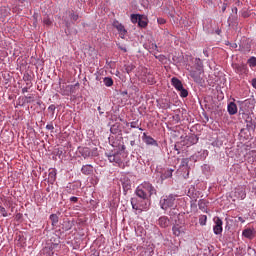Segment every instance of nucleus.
<instances>
[{
	"instance_id": "obj_1",
	"label": "nucleus",
	"mask_w": 256,
	"mask_h": 256,
	"mask_svg": "<svg viewBox=\"0 0 256 256\" xmlns=\"http://www.w3.org/2000/svg\"><path fill=\"white\" fill-rule=\"evenodd\" d=\"M154 193H156L155 187L149 182H143L135 190L137 198L143 199V201H149Z\"/></svg>"
},
{
	"instance_id": "obj_2",
	"label": "nucleus",
	"mask_w": 256,
	"mask_h": 256,
	"mask_svg": "<svg viewBox=\"0 0 256 256\" xmlns=\"http://www.w3.org/2000/svg\"><path fill=\"white\" fill-rule=\"evenodd\" d=\"M149 200H143L141 198L133 197L131 198V205L134 211H139V213H143V211H147L149 209V205L147 204Z\"/></svg>"
},
{
	"instance_id": "obj_3",
	"label": "nucleus",
	"mask_w": 256,
	"mask_h": 256,
	"mask_svg": "<svg viewBox=\"0 0 256 256\" xmlns=\"http://www.w3.org/2000/svg\"><path fill=\"white\" fill-rule=\"evenodd\" d=\"M160 207L164 211H167V209H171V208L175 207V196H173V195L164 196L160 200Z\"/></svg>"
},
{
	"instance_id": "obj_4",
	"label": "nucleus",
	"mask_w": 256,
	"mask_h": 256,
	"mask_svg": "<svg viewBox=\"0 0 256 256\" xmlns=\"http://www.w3.org/2000/svg\"><path fill=\"white\" fill-rule=\"evenodd\" d=\"M112 25L114 29L118 31L119 37H121V39H125V37H127V29H125V26L122 23L114 20Z\"/></svg>"
},
{
	"instance_id": "obj_5",
	"label": "nucleus",
	"mask_w": 256,
	"mask_h": 256,
	"mask_svg": "<svg viewBox=\"0 0 256 256\" xmlns=\"http://www.w3.org/2000/svg\"><path fill=\"white\" fill-rule=\"evenodd\" d=\"M213 221L215 223L213 226L214 235H221V233H223V220L216 216Z\"/></svg>"
},
{
	"instance_id": "obj_6",
	"label": "nucleus",
	"mask_w": 256,
	"mask_h": 256,
	"mask_svg": "<svg viewBox=\"0 0 256 256\" xmlns=\"http://www.w3.org/2000/svg\"><path fill=\"white\" fill-rule=\"evenodd\" d=\"M233 69L237 75H248L249 74V68L247 67V64H234Z\"/></svg>"
},
{
	"instance_id": "obj_7",
	"label": "nucleus",
	"mask_w": 256,
	"mask_h": 256,
	"mask_svg": "<svg viewBox=\"0 0 256 256\" xmlns=\"http://www.w3.org/2000/svg\"><path fill=\"white\" fill-rule=\"evenodd\" d=\"M190 77L195 81V83H201V73H203V69L189 70Z\"/></svg>"
},
{
	"instance_id": "obj_8",
	"label": "nucleus",
	"mask_w": 256,
	"mask_h": 256,
	"mask_svg": "<svg viewBox=\"0 0 256 256\" xmlns=\"http://www.w3.org/2000/svg\"><path fill=\"white\" fill-rule=\"evenodd\" d=\"M234 195L237 199L243 200L245 197H247V192H245L243 186H239L235 189Z\"/></svg>"
},
{
	"instance_id": "obj_9",
	"label": "nucleus",
	"mask_w": 256,
	"mask_h": 256,
	"mask_svg": "<svg viewBox=\"0 0 256 256\" xmlns=\"http://www.w3.org/2000/svg\"><path fill=\"white\" fill-rule=\"evenodd\" d=\"M158 225L162 227V229H166V227H169V225H171V221L167 216H162L158 219Z\"/></svg>"
},
{
	"instance_id": "obj_10",
	"label": "nucleus",
	"mask_w": 256,
	"mask_h": 256,
	"mask_svg": "<svg viewBox=\"0 0 256 256\" xmlns=\"http://www.w3.org/2000/svg\"><path fill=\"white\" fill-rule=\"evenodd\" d=\"M142 139L146 145H154L155 147L158 145L157 141L153 137L148 136L147 133H143Z\"/></svg>"
},
{
	"instance_id": "obj_11",
	"label": "nucleus",
	"mask_w": 256,
	"mask_h": 256,
	"mask_svg": "<svg viewBox=\"0 0 256 256\" xmlns=\"http://www.w3.org/2000/svg\"><path fill=\"white\" fill-rule=\"evenodd\" d=\"M172 232L175 237H180L182 233H185L183 226L176 224L172 227Z\"/></svg>"
},
{
	"instance_id": "obj_12",
	"label": "nucleus",
	"mask_w": 256,
	"mask_h": 256,
	"mask_svg": "<svg viewBox=\"0 0 256 256\" xmlns=\"http://www.w3.org/2000/svg\"><path fill=\"white\" fill-rule=\"evenodd\" d=\"M78 151L84 159H87L88 157H91V149L89 147H79Z\"/></svg>"
},
{
	"instance_id": "obj_13",
	"label": "nucleus",
	"mask_w": 256,
	"mask_h": 256,
	"mask_svg": "<svg viewBox=\"0 0 256 256\" xmlns=\"http://www.w3.org/2000/svg\"><path fill=\"white\" fill-rule=\"evenodd\" d=\"M242 236L251 240L255 237V231L251 228H246L242 231Z\"/></svg>"
},
{
	"instance_id": "obj_14",
	"label": "nucleus",
	"mask_w": 256,
	"mask_h": 256,
	"mask_svg": "<svg viewBox=\"0 0 256 256\" xmlns=\"http://www.w3.org/2000/svg\"><path fill=\"white\" fill-rule=\"evenodd\" d=\"M171 84L176 89V91H178V90L183 88V82H181V80H179L177 77H173L171 79Z\"/></svg>"
},
{
	"instance_id": "obj_15",
	"label": "nucleus",
	"mask_w": 256,
	"mask_h": 256,
	"mask_svg": "<svg viewBox=\"0 0 256 256\" xmlns=\"http://www.w3.org/2000/svg\"><path fill=\"white\" fill-rule=\"evenodd\" d=\"M228 113L229 115H237V104H235V102H230L228 104Z\"/></svg>"
},
{
	"instance_id": "obj_16",
	"label": "nucleus",
	"mask_w": 256,
	"mask_h": 256,
	"mask_svg": "<svg viewBox=\"0 0 256 256\" xmlns=\"http://www.w3.org/2000/svg\"><path fill=\"white\" fill-rule=\"evenodd\" d=\"M59 247V242H56V243H52L51 245H50V247L49 248H44L43 249V252L44 253H49V255L51 256V255H53V249H57Z\"/></svg>"
},
{
	"instance_id": "obj_17",
	"label": "nucleus",
	"mask_w": 256,
	"mask_h": 256,
	"mask_svg": "<svg viewBox=\"0 0 256 256\" xmlns=\"http://www.w3.org/2000/svg\"><path fill=\"white\" fill-rule=\"evenodd\" d=\"M81 172L83 173V175H91V173H93V167L91 166V164L84 165L81 168Z\"/></svg>"
},
{
	"instance_id": "obj_18",
	"label": "nucleus",
	"mask_w": 256,
	"mask_h": 256,
	"mask_svg": "<svg viewBox=\"0 0 256 256\" xmlns=\"http://www.w3.org/2000/svg\"><path fill=\"white\" fill-rule=\"evenodd\" d=\"M246 127H247L248 131H255V128H256L255 121H253L252 118H248L246 120Z\"/></svg>"
},
{
	"instance_id": "obj_19",
	"label": "nucleus",
	"mask_w": 256,
	"mask_h": 256,
	"mask_svg": "<svg viewBox=\"0 0 256 256\" xmlns=\"http://www.w3.org/2000/svg\"><path fill=\"white\" fill-rule=\"evenodd\" d=\"M173 171H175L174 169H167L162 175H161V179L165 180V179H169L171 177H173Z\"/></svg>"
},
{
	"instance_id": "obj_20",
	"label": "nucleus",
	"mask_w": 256,
	"mask_h": 256,
	"mask_svg": "<svg viewBox=\"0 0 256 256\" xmlns=\"http://www.w3.org/2000/svg\"><path fill=\"white\" fill-rule=\"evenodd\" d=\"M48 179L50 183H55V180L57 179V172L55 170H50L48 174Z\"/></svg>"
},
{
	"instance_id": "obj_21",
	"label": "nucleus",
	"mask_w": 256,
	"mask_h": 256,
	"mask_svg": "<svg viewBox=\"0 0 256 256\" xmlns=\"http://www.w3.org/2000/svg\"><path fill=\"white\" fill-rule=\"evenodd\" d=\"M146 83H148L149 85H155L156 81H155V76H153V74H147L146 75Z\"/></svg>"
},
{
	"instance_id": "obj_22",
	"label": "nucleus",
	"mask_w": 256,
	"mask_h": 256,
	"mask_svg": "<svg viewBox=\"0 0 256 256\" xmlns=\"http://www.w3.org/2000/svg\"><path fill=\"white\" fill-rule=\"evenodd\" d=\"M247 63L249 65V67H251V69H253V67H256V57L255 56H251L248 60Z\"/></svg>"
},
{
	"instance_id": "obj_23",
	"label": "nucleus",
	"mask_w": 256,
	"mask_h": 256,
	"mask_svg": "<svg viewBox=\"0 0 256 256\" xmlns=\"http://www.w3.org/2000/svg\"><path fill=\"white\" fill-rule=\"evenodd\" d=\"M103 81L106 87H113V78L105 77Z\"/></svg>"
},
{
	"instance_id": "obj_24",
	"label": "nucleus",
	"mask_w": 256,
	"mask_h": 256,
	"mask_svg": "<svg viewBox=\"0 0 256 256\" xmlns=\"http://www.w3.org/2000/svg\"><path fill=\"white\" fill-rule=\"evenodd\" d=\"M199 223L202 227H205V225H207V215H200Z\"/></svg>"
},
{
	"instance_id": "obj_25",
	"label": "nucleus",
	"mask_w": 256,
	"mask_h": 256,
	"mask_svg": "<svg viewBox=\"0 0 256 256\" xmlns=\"http://www.w3.org/2000/svg\"><path fill=\"white\" fill-rule=\"evenodd\" d=\"M140 125L138 120L130 123L131 129H139L140 131H143V128H140Z\"/></svg>"
},
{
	"instance_id": "obj_26",
	"label": "nucleus",
	"mask_w": 256,
	"mask_h": 256,
	"mask_svg": "<svg viewBox=\"0 0 256 256\" xmlns=\"http://www.w3.org/2000/svg\"><path fill=\"white\" fill-rule=\"evenodd\" d=\"M50 221H52V225H57L59 223V216L57 214H51Z\"/></svg>"
},
{
	"instance_id": "obj_27",
	"label": "nucleus",
	"mask_w": 256,
	"mask_h": 256,
	"mask_svg": "<svg viewBox=\"0 0 256 256\" xmlns=\"http://www.w3.org/2000/svg\"><path fill=\"white\" fill-rule=\"evenodd\" d=\"M195 65H196V69L198 71H200V69H203V62L201 61V59L196 58L195 59Z\"/></svg>"
},
{
	"instance_id": "obj_28",
	"label": "nucleus",
	"mask_w": 256,
	"mask_h": 256,
	"mask_svg": "<svg viewBox=\"0 0 256 256\" xmlns=\"http://www.w3.org/2000/svg\"><path fill=\"white\" fill-rule=\"evenodd\" d=\"M141 18V15L139 14H132L131 15V21L132 23H139V19Z\"/></svg>"
},
{
	"instance_id": "obj_29",
	"label": "nucleus",
	"mask_w": 256,
	"mask_h": 256,
	"mask_svg": "<svg viewBox=\"0 0 256 256\" xmlns=\"http://www.w3.org/2000/svg\"><path fill=\"white\" fill-rule=\"evenodd\" d=\"M180 92V97L185 98L189 96V91H187V89H184L182 87V89L178 90Z\"/></svg>"
},
{
	"instance_id": "obj_30",
	"label": "nucleus",
	"mask_w": 256,
	"mask_h": 256,
	"mask_svg": "<svg viewBox=\"0 0 256 256\" xmlns=\"http://www.w3.org/2000/svg\"><path fill=\"white\" fill-rule=\"evenodd\" d=\"M169 215H170V217H175V215H179V210H177L176 208H172L169 211Z\"/></svg>"
},
{
	"instance_id": "obj_31",
	"label": "nucleus",
	"mask_w": 256,
	"mask_h": 256,
	"mask_svg": "<svg viewBox=\"0 0 256 256\" xmlns=\"http://www.w3.org/2000/svg\"><path fill=\"white\" fill-rule=\"evenodd\" d=\"M189 166V158H183L181 161V167H188Z\"/></svg>"
},
{
	"instance_id": "obj_32",
	"label": "nucleus",
	"mask_w": 256,
	"mask_h": 256,
	"mask_svg": "<svg viewBox=\"0 0 256 256\" xmlns=\"http://www.w3.org/2000/svg\"><path fill=\"white\" fill-rule=\"evenodd\" d=\"M126 73H131L135 69V65L129 64L126 66Z\"/></svg>"
},
{
	"instance_id": "obj_33",
	"label": "nucleus",
	"mask_w": 256,
	"mask_h": 256,
	"mask_svg": "<svg viewBox=\"0 0 256 256\" xmlns=\"http://www.w3.org/2000/svg\"><path fill=\"white\" fill-rule=\"evenodd\" d=\"M0 214L2 215V217H8V213L7 210L5 209V207H0Z\"/></svg>"
},
{
	"instance_id": "obj_34",
	"label": "nucleus",
	"mask_w": 256,
	"mask_h": 256,
	"mask_svg": "<svg viewBox=\"0 0 256 256\" xmlns=\"http://www.w3.org/2000/svg\"><path fill=\"white\" fill-rule=\"evenodd\" d=\"M70 19H71L72 21H77V20L79 19V14H76L75 12H72V13L70 14Z\"/></svg>"
},
{
	"instance_id": "obj_35",
	"label": "nucleus",
	"mask_w": 256,
	"mask_h": 256,
	"mask_svg": "<svg viewBox=\"0 0 256 256\" xmlns=\"http://www.w3.org/2000/svg\"><path fill=\"white\" fill-rule=\"evenodd\" d=\"M43 23H44V25H51V18L49 17V16H46V17H44V19H43Z\"/></svg>"
},
{
	"instance_id": "obj_36",
	"label": "nucleus",
	"mask_w": 256,
	"mask_h": 256,
	"mask_svg": "<svg viewBox=\"0 0 256 256\" xmlns=\"http://www.w3.org/2000/svg\"><path fill=\"white\" fill-rule=\"evenodd\" d=\"M138 25H139V27H147V21L142 20L140 17V19L138 21Z\"/></svg>"
},
{
	"instance_id": "obj_37",
	"label": "nucleus",
	"mask_w": 256,
	"mask_h": 256,
	"mask_svg": "<svg viewBox=\"0 0 256 256\" xmlns=\"http://www.w3.org/2000/svg\"><path fill=\"white\" fill-rule=\"evenodd\" d=\"M118 49H120V51H123L124 53H127V48L121 44H117Z\"/></svg>"
},
{
	"instance_id": "obj_38",
	"label": "nucleus",
	"mask_w": 256,
	"mask_h": 256,
	"mask_svg": "<svg viewBox=\"0 0 256 256\" xmlns=\"http://www.w3.org/2000/svg\"><path fill=\"white\" fill-rule=\"evenodd\" d=\"M108 160L110 161V163H115V155H108Z\"/></svg>"
},
{
	"instance_id": "obj_39",
	"label": "nucleus",
	"mask_w": 256,
	"mask_h": 256,
	"mask_svg": "<svg viewBox=\"0 0 256 256\" xmlns=\"http://www.w3.org/2000/svg\"><path fill=\"white\" fill-rule=\"evenodd\" d=\"M55 109L56 107L53 104L48 107V111H51L52 113H55Z\"/></svg>"
},
{
	"instance_id": "obj_40",
	"label": "nucleus",
	"mask_w": 256,
	"mask_h": 256,
	"mask_svg": "<svg viewBox=\"0 0 256 256\" xmlns=\"http://www.w3.org/2000/svg\"><path fill=\"white\" fill-rule=\"evenodd\" d=\"M46 129H47L48 131H53V129H55V127L53 126V124H48V125L46 126Z\"/></svg>"
},
{
	"instance_id": "obj_41",
	"label": "nucleus",
	"mask_w": 256,
	"mask_h": 256,
	"mask_svg": "<svg viewBox=\"0 0 256 256\" xmlns=\"http://www.w3.org/2000/svg\"><path fill=\"white\" fill-rule=\"evenodd\" d=\"M70 201H71L72 203H77V201H79V198H77V197H75V196H72V197L70 198Z\"/></svg>"
},
{
	"instance_id": "obj_42",
	"label": "nucleus",
	"mask_w": 256,
	"mask_h": 256,
	"mask_svg": "<svg viewBox=\"0 0 256 256\" xmlns=\"http://www.w3.org/2000/svg\"><path fill=\"white\" fill-rule=\"evenodd\" d=\"M251 85L254 89H256V78H253L251 81Z\"/></svg>"
},
{
	"instance_id": "obj_43",
	"label": "nucleus",
	"mask_w": 256,
	"mask_h": 256,
	"mask_svg": "<svg viewBox=\"0 0 256 256\" xmlns=\"http://www.w3.org/2000/svg\"><path fill=\"white\" fill-rule=\"evenodd\" d=\"M28 92H29V88L27 87L22 88V93H28Z\"/></svg>"
},
{
	"instance_id": "obj_44",
	"label": "nucleus",
	"mask_w": 256,
	"mask_h": 256,
	"mask_svg": "<svg viewBox=\"0 0 256 256\" xmlns=\"http://www.w3.org/2000/svg\"><path fill=\"white\" fill-rule=\"evenodd\" d=\"M123 188L124 189H131V185H129V184L123 185Z\"/></svg>"
},
{
	"instance_id": "obj_45",
	"label": "nucleus",
	"mask_w": 256,
	"mask_h": 256,
	"mask_svg": "<svg viewBox=\"0 0 256 256\" xmlns=\"http://www.w3.org/2000/svg\"><path fill=\"white\" fill-rule=\"evenodd\" d=\"M238 221H240V223H245V219H243V217H238Z\"/></svg>"
},
{
	"instance_id": "obj_46",
	"label": "nucleus",
	"mask_w": 256,
	"mask_h": 256,
	"mask_svg": "<svg viewBox=\"0 0 256 256\" xmlns=\"http://www.w3.org/2000/svg\"><path fill=\"white\" fill-rule=\"evenodd\" d=\"M174 149H175V151H178L177 152L178 155H179V153H181V152H179V148H177V145L174 146Z\"/></svg>"
},
{
	"instance_id": "obj_47",
	"label": "nucleus",
	"mask_w": 256,
	"mask_h": 256,
	"mask_svg": "<svg viewBox=\"0 0 256 256\" xmlns=\"http://www.w3.org/2000/svg\"><path fill=\"white\" fill-rule=\"evenodd\" d=\"M152 49L157 50V44H152Z\"/></svg>"
},
{
	"instance_id": "obj_48",
	"label": "nucleus",
	"mask_w": 256,
	"mask_h": 256,
	"mask_svg": "<svg viewBox=\"0 0 256 256\" xmlns=\"http://www.w3.org/2000/svg\"><path fill=\"white\" fill-rule=\"evenodd\" d=\"M130 143H131V145H132V146H134V145H135V141H131Z\"/></svg>"
},
{
	"instance_id": "obj_49",
	"label": "nucleus",
	"mask_w": 256,
	"mask_h": 256,
	"mask_svg": "<svg viewBox=\"0 0 256 256\" xmlns=\"http://www.w3.org/2000/svg\"><path fill=\"white\" fill-rule=\"evenodd\" d=\"M66 88H67V89H72V88H73V86H67Z\"/></svg>"
},
{
	"instance_id": "obj_50",
	"label": "nucleus",
	"mask_w": 256,
	"mask_h": 256,
	"mask_svg": "<svg viewBox=\"0 0 256 256\" xmlns=\"http://www.w3.org/2000/svg\"><path fill=\"white\" fill-rule=\"evenodd\" d=\"M225 9H227L225 6L222 8V11L225 12Z\"/></svg>"
},
{
	"instance_id": "obj_51",
	"label": "nucleus",
	"mask_w": 256,
	"mask_h": 256,
	"mask_svg": "<svg viewBox=\"0 0 256 256\" xmlns=\"http://www.w3.org/2000/svg\"><path fill=\"white\" fill-rule=\"evenodd\" d=\"M98 111H101V106L98 107Z\"/></svg>"
},
{
	"instance_id": "obj_52",
	"label": "nucleus",
	"mask_w": 256,
	"mask_h": 256,
	"mask_svg": "<svg viewBox=\"0 0 256 256\" xmlns=\"http://www.w3.org/2000/svg\"><path fill=\"white\" fill-rule=\"evenodd\" d=\"M199 209H201V203H199Z\"/></svg>"
},
{
	"instance_id": "obj_53",
	"label": "nucleus",
	"mask_w": 256,
	"mask_h": 256,
	"mask_svg": "<svg viewBox=\"0 0 256 256\" xmlns=\"http://www.w3.org/2000/svg\"><path fill=\"white\" fill-rule=\"evenodd\" d=\"M63 95H67V93L64 92Z\"/></svg>"
},
{
	"instance_id": "obj_54",
	"label": "nucleus",
	"mask_w": 256,
	"mask_h": 256,
	"mask_svg": "<svg viewBox=\"0 0 256 256\" xmlns=\"http://www.w3.org/2000/svg\"><path fill=\"white\" fill-rule=\"evenodd\" d=\"M126 125H127V127H129V123H127Z\"/></svg>"
},
{
	"instance_id": "obj_55",
	"label": "nucleus",
	"mask_w": 256,
	"mask_h": 256,
	"mask_svg": "<svg viewBox=\"0 0 256 256\" xmlns=\"http://www.w3.org/2000/svg\"><path fill=\"white\" fill-rule=\"evenodd\" d=\"M234 11H237V8H235V10Z\"/></svg>"
},
{
	"instance_id": "obj_56",
	"label": "nucleus",
	"mask_w": 256,
	"mask_h": 256,
	"mask_svg": "<svg viewBox=\"0 0 256 256\" xmlns=\"http://www.w3.org/2000/svg\"><path fill=\"white\" fill-rule=\"evenodd\" d=\"M234 11H237V8H235V10Z\"/></svg>"
}]
</instances>
